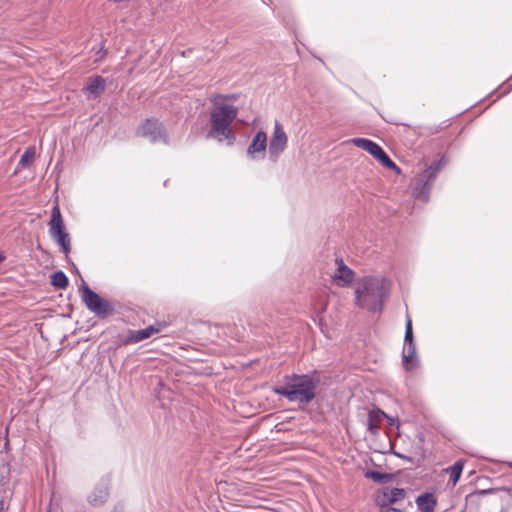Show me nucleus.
<instances>
[{
    "instance_id": "39448f33",
    "label": "nucleus",
    "mask_w": 512,
    "mask_h": 512,
    "mask_svg": "<svg viewBox=\"0 0 512 512\" xmlns=\"http://www.w3.org/2000/svg\"><path fill=\"white\" fill-rule=\"evenodd\" d=\"M447 164V159L442 156L434 160L415 180L414 195L423 201L429 199L430 190L439 174Z\"/></svg>"
},
{
    "instance_id": "f8f14e48",
    "label": "nucleus",
    "mask_w": 512,
    "mask_h": 512,
    "mask_svg": "<svg viewBox=\"0 0 512 512\" xmlns=\"http://www.w3.org/2000/svg\"><path fill=\"white\" fill-rule=\"evenodd\" d=\"M109 483L106 480L100 481L88 497V502L93 506H102L109 497Z\"/></svg>"
},
{
    "instance_id": "dca6fc26",
    "label": "nucleus",
    "mask_w": 512,
    "mask_h": 512,
    "mask_svg": "<svg viewBox=\"0 0 512 512\" xmlns=\"http://www.w3.org/2000/svg\"><path fill=\"white\" fill-rule=\"evenodd\" d=\"M160 324L156 325H150L146 327L145 329L140 330H132L130 329V335L132 344L141 342L149 337H151L154 333H157L160 331Z\"/></svg>"
},
{
    "instance_id": "20e7f679",
    "label": "nucleus",
    "mask_w": 512,
    "mask_h": 512,
    "mask_svg": "<svg viewBox=\"0 0 512 512\" xmlns=\"http://www.w3.org/2000/svg\"><path fill=\"white\" fill-rule=\"evenodd\" d=\"M82 302L86 308L100 319H105L115 313L114 305L93 291L84 281L79 287Z\"/></svg>"
},
{
    "instance_id": "4be33fe9",
    "label": "nucleus",
    "mask_w": 512,
    "mask_h": 512,
    "mask_svg": "<svg viewBox=\"0 0 512 512\" xmlns=\"http://www.w3.org/2000/svg\"><path fill=\"white\" fill-rule=\"evenodd\" d=\"M51 284L57 289H66L69 279L63 271H56L51 275Z\"/></svg>"
},
{
    "instance_id": "b1692460",
    "label": "nucleus",
    "mask_w": 512,
    "mask_h": 512,
    "mask_svg": "<svg viewBox=\"0 0 512 512\" xmlns=\"http://www.w3.org/2000/svg\"><path fill=\"white\" fill-rule=\"evenodd\" d=\"M411 343H415L414 335H413V328H412V321L409 317H407L406 325H405L404 344H411Z\"/></svg>"
},
{
    "instance_id": "f03ea898",
    "label": "nucleus",
    "mask_w": 512,
    "mask_h": 512,
    "mask_svg": "<svg viewBox=\"0 0 512 512\" xmlns=\"http://www.w3.org/2000/svg\"><path fill=\"white\" fill-rule=\"evenodd\" d=\"M237 115L238 108L233 105L226 104L216 107L210 114L211 128L207 133V138H213L218 142L226 141L228 146H232L236 135L231 124Z\"/></svg>"
},
{
    "instance_id": "c85d7f7f",
    "label": "nucleus",
    "mask_w": 512,
    "mask_h": 512,
    "mask_svg": "<svg viewBox=\"0 0 512 512\" xmlns=\"http://www.w3.org/2000/svg\"><path fill=\"white\" fill-rule=\"evenodd\" d=\"M441 129L439 126L428 127L429 134H437Z\"/></svg>"
},
{
    "instance_id": "4468645a",
    "label": "nucleus",
    "mask_w": 512,
    "mask_h": 512,
    "mask_svg": "<svg viewBox=\"0 0 512 512\" xmlns=\"http://www.w3.org/2000/svg\"><path fill=\"white\" fill-rule=\"evenodd\" d=\"M384 416H386V413L379 408H375L369 411L367 418V428L371 434L376 435L378 433Z\"/></svg>"
},
{
    "instance_id": "393cba45",
    "label": "nucleus",
    "mask_w": 512,
    "mask_h": 512,
    "mask_svg": "<svg viewBox=\"0 0 512 512\" xmlns=\"http://www.w3.org/2000/svg\"><path fill=\"white\" fill-rule=\"evenodd\" d=\"M310 375L311 374H301V375H299V374L293 373L290 376H286V379L290 380L291 383H297V382H300V379H305V378H307Z\"/></svg>"
},
{
    "instance_id": "a211bd4d",
    "label": "nucleus",
    "mask_w": 512,
    "mask_h": 512,
    "mask_svg": "<svg viewBox=\"0 0 512 512\" xmlns=\"http://www.w3.org/2000/svg\"><path fill=\"white\" fill-rule=\"evenodd\" d=\"M111 343L113 344L114 349L132 344L130 329H125L121 332L117 331L112 334Z\"/></svg>"
},
{
    "instance_id": "9b49d317",
    "label": "nucleus",
    "mask_w": 512,
    "mask_h": 512,
    "mask_svg": "<svg viewBox=\"0 0 512 512\" xmlns=\"http://www.w3.org/2000/svg\"><path fill=\"white\" fill-rule=\"evenodd\" d=\"M406 491L403 488H390L384 487L382 490V496L377 498V504L380 508H385L395 504L406 497Z\"/></svg>"
},
{
    "instance_id": "cd10ccee",
    "label": "nucleus",
    "mask_w": 512,
    "mask_h": 512,
    "mask_svg": "<svg viewBox=\"0 0 512 512\" xmlns=\"http://www.w3.org/2000/svg\"><path fill=\"white\" fill-rule=\"evenodd\" d=\"M380 512H402V510H400V509H398L396 507L388 506V507H385V508H381Z\"/></svg>"
},
{
    "instance_id": "a878e982",
    "label": "nucleus",
    "mask_w": 512,
    "mask_h": 512,
    "mask_svg": "<svg viewBox=\"0 0 512 512\" xmlns=\"http://www.w3.org/2000/svg\"><path fill=\"white\" fill-rule=\"evenodd\" d=\"M384 418L387 419L388 423L391 425V426H396L398 427L399 426V419L398 418H394V417H391L389 415L386 414V416H384Z\"/></svg>"
},
{
    "instance_id": "6e6552de",
    "label": "nucleus",
    "mask_w": 512,
    "mask_h": 512,
    "mask_svg": "<svg viewBox=\"0 0 512 512\" xmlns=\"http://www.w3.org/2000/svg\"><path fill=\"white\" fill-rule=\"evenodd\" d=\"M49 233L51 237L56 240L57 244L64 246L71 242L69 233L66 232L64 220L61 215L60 207L56 203L51 210V217L49 221Z\"/></svg>"
},
{
    "instance_id": "412c9836",
    "label": "nucleus",
    "mask_w": 512,
    "mask_h": 512,
    "mask_svg": "<svg viewBox=\"0 0 512 512\" xmlns=\"http://www.w3.org/2000/svg\"><path fill=\"white\" fill-rule=\"evenodd\" d=\"M464 463L465 462L462 459L457 460L452 466H450L447 469V472L450 475L449 481L452 482L453 485H456V483L459 481L461 473L463 471Z\"/></svg>"
},
{
    "instance_id": "9d476101",
    "label": "nucleus",
    "mask_w": 512,
    "mask_h": 512,
    "mask_svg": "<svg viewBox=\"0 0 512 512\" xmlns=\"http://www.w3.org/2000/svg\"><path fill=\"white\" fill-rule=\"evenodd\" d=\"M267 148V136L264 131H258L247 148L251 159H264Z\"/></svg>"
},
{
    "instance_id": "1a4fd4ad",
    "label": "nucleus",
    "mask_w": 512,
    "mask_h": 512,
    "mask_svg": "<svg viewBox=\"0 0 512 512\" xmlns=\"http://www.w3.org/2000/svg\"><path fill=\"white\" fill-rule=\"evenodd\" d=\"M288 137L280 122L275 121L273 135L269 142V154L271 158L277 159L286 149Z\"/></svg>"
},
{
    "instance_id": "c756f323",
    "label": "nucleus",
    "mask_w": 512,
    "mask_h": 512,
    "mask_svg": "<svg viewBox=\"0 0 512 512\" xmlns=\"http://www.w3.org/2000/svg\"><path fill=\"white\" fill-rule=\"evenodd\" d=\"M112 512H124V511H123V507H122V506H116V507H114V509L112 510Z\"/></svg>"
},
{
    "instance_id": "5701e85b",
    "label": "nucleus",
    "mask_w": 512,
    "mask_h": 512,
    "mask_svg": "<svg viewBox=\"0 0 512 512\" xmlns=\"http://www.w3.org/2000/svg\"><path fill=\"white\" fill-rule=\"evenodd\" d=\"M35 157V149L33 147L27 148L22 154L19 164L22 167H28Z\"/></svg>"
},
{
    "instance_id": "2f4dec72",
    "label": "nucleus",
    "mask_w": 512,
    "mask_h": 512,
    "mask_svg": "<svg viewBox=\"0 0 512 512\" xmlns=\"http://www.w3.org/2000/svg\"><path fill=\"white\" fill-rule=\"evenodd\" d=\"M509 466L512 468V462H511V463H509Z\"/></svg>"
},
{
    "instance_id": "0eeeda50",
    "label": "nucleus",
    "mask_w": 512,
    "mask_h": 512,
    "mask_svg": "<svg viewBox=\"0 0 512 512\" xmlns=\"http://www.w3.org/2000/svg\"><path fill=\"white\" fill-rule=\"evenodd\" d=\"M351 142L358 148H361L370 153L377 161H379L385 168H388L397 174L401 169L395 164L394 161L388 156L383 148L374 141L366 138H353Z\"/></svg>"
},
{
    "instance_id": "7c9ffc66",
    "label": "nucleus",
    "mask_w": 512,
    "mask_h": 512,
    "mask_svg": "<svg viewBox=\"0 0 512 512\" xmlns=\"http://www.w3.org/2000/svg\"><path fill=\"white\" fill-rule=\"evenodd\" d=\"M5 260V256L0 252V264Z\"/></svg>"
},
{
    "instance_id": "7ed1b4c3",
    "label": "nucleus",
    "mask_w": 512,
    "mask_h": 512,
    "mask_svg": "<svg viewBox=\"0 0 512 512\" xmlns=\"http://www.w3.org/2000/svg\"><path fill=\"white\" fill-rule=\"evenodd\" d=\"M319 384L320 376L314 372L307 378L300 379V382L274 387L273 392L291 402L298 401L301 404H309L316 397V389Z\"/></svg>"
},
{
    "instance_id": "bb28decb",
    "label": "nucleus",
    "mask_w": 512,
    "mask_h": 512,
    "mask_svg": "<svg viewBox=\"0 0 512 512\" xmlns=\"http://www.w3.org/2000/svg\"><path fill=\"white\" fill-rule=\"evenodd\" d=\"M60 250L65 254L66 258H68V255L71 251V242L64 246H60Z\"/></svg>"
},
{
    "instance_id": "6ab92c4d",
    "label": "nucleus",
    "mask_w": 512,
    "mask_h": 512,
    "mask_svg": "<svg viewBox=\"0 0 512 512\" xmlns=\"http://www.w3.org/2000/svg\"><path fill=\"white\" fill-rule=\"evenodd\" d=\"M105 86V79L101 76H96L90 81L85 89L87 92L93 95V97H98L104 92Z\"/></svg>"
},
{
    "instance_id": "aec40b11",
    "label": "nucleus",
    "mask_w": 512,
    "mask_h": 512,
    "mask_svg": "<svg viewBox=\"0 0 512 512\" xmlns=\"http://www.w3.org/2000/svg\"><path fill=\"white\" fill-rule=\"evenodd\" d=\"M365 477L379 484H386L388 482H391L394 478L393 474L391 473H383L374 470L366 471Z\"/></svg>"
},
{
    "instance_id": "ddd939ff",
    "label": "nucleus",
    "mask_w": 512,
    "mask_h": 512,
    "mask_svg": "<svg viewBox=\"0 0 512 512\" xmlns=\"http://www.w3.org/2000/svg\"><path fill=\"white\" fill-rule=\"evenodd\" d=\"M402 363L406 370H412L417 364L416 344H404L402 349Z\"/></svg>"
},
{
    "instance_id": "423d86ee",
    "label": "nucleus",
    "mask_w": 512,
    "mask_h": 512,
    "mask_svg": "<svg viewBox=\"0 0 512 512\" xmlns=\"http://www.w3.org/2000/svg\"><path fill=\"white\" fill-rule=\"evenodd\" d=\"M136 134L152 144L163 143L168 145L170 142L165 125L156 117L144 119L139 124Z\"/></svg>"
},
{
    "instance_id": "f257e3e1",
    "label": "nucleus",
    "mask_w": 512,
    "mask_h": 512,
    "mask_svg": "<svg viewBox=\"0 0 512 512\" xmlns=\"http://www.w3.org/2000/svg\"><path fill=\"white\" fill-rule=\"evenodd\" d=\"M390 283L383 277L365 276L355 289V305L369 312H381L389 296Z\"/></svg>"
},
{
    "instance_id": "2eb2a0df",
    "label": "nucleus",
    "mask_w": 512,
    "mask_h": 512,
    "mask_svg": "<svg viewBox=\"0 0 512 512\" xmlns=\"http://www.w3.org/2000/svg\"><path fill=\"white\" fill-rule=\"evenodd\" d=\"M416 505L422 512H433L437 505L435 496L432 493H423L416 498Z\"/></svg>"
},
{
    "instance_id": "f3484780",
    "label": "nucleus",
    "mask_w": 512,
    "mask_h": 512,
    "mask_svg": "<svg viewBox=\"0 0 512 512\" xmlns=\"http://www.w3.org/2000/svg\"><path fill=\"white\" fill-rule=\"evenodd\" d=\"M338 269L335 278L343 281V286H349L355 275L354 271L346 266L342 259L337 260Z\"/></svg>"
}]
</instances>
